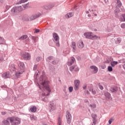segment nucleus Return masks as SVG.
Segmentation results:
<instances>
[{
  "label": "nucleus",
  "mask_w": 125,
  "mask_h": 125,
  "mask_svg": "<svg viewBox=\"0 0 125 125\" xmlns=\"http://www.w3.org/2000/svg\"><path fill=\"white\" fill-rule=\"evenodd\" d=\"M37 65H35L33 69L35 70H37Z\"/></svg>",
  "instance_id": "nucleus-47"
},
{
  "label": "nucleus",
  "mask_w": 125,
  "mask_h": 125,
  "mask_svg": "<svg viewBox=\"0 0 125 125\" xmlns=\"http://www.w3.org/2000/svg\"><path fill=\"white\" fill-rule=\"evenodd\" d=\"M104 1L105 2V3H107V2H108V0H104Z\"/></svg>",
  "instance_id": "nucleus-50"
},
{
  "label": "nucleus",
  "mask_w": 125,
  "mask_h": 125,
  "mask_svg": "<svg viewBox=\"0 0 125 125\" xmlns=\"http://www.w3.org/2000/svg\"><path fill=\"white\" fill-rule=\"evenodd\" d=\"M27 1H28V0H21L17 3V4H21V3H24V2H26Z\"/></svg>",
  "instance_id": "nucleus-26"
},
{
  "label": "nucleus",
  "mask_w": 125,
  "mask_h": 125,
  "mask_svg": "<svg viewBox=\"0 0 125 125\" xmlns=\"http://www.w3.org/2000/svg\"><path fill=\"white\" fill-rule=\"evenodd\" d=\"M36 60L39 62L41 60V58H37Z\"/></svg>",
  "instance_id": "nucleus-45"
},
{
  "label": "nucleus",
  "mask_w": 125,
  "mask_h": 125,
  "mask_svg": "<svg viewBox=\"0 0 125 125\" xmlns=\"http://www.w3.org/2000/svg\"><path fill=\"white\" fill-rule=\"evenodd\" d=\"M105 63H110V61L107 60V61L105 62Z\"/></svg>",
  "instance_id": "nucleus-51"
},
{
  "label": "nucleus",
  "mask_w": 125,
  "mask_h": 125,
  "mask_svg": "<svg viewBox=\"0 0 125 125\" xmlns=\"http://www.w3.org/2000/svg\"><path fill=\"white\" fill-rule=\"evenodd\" d=\"M4 42H5L4 41V39L1 38V37H0V44H3Z\"/></svg>",
  "instance_id": "nucleus-24"
},
{
  "label": "nucleus",
  "mask_w": 125,
  "mask_h": 125,
  "mask_svg": "<svg viewBox=\"0 0 125 125\" xmlns=\"http://www.w3.org/2000/svg\"><path fill=\"white\" fill-rule=\"evenodd\" d=\"M52 7H51L50 5L48 6V7H45V9H50Z\"/></svg>",
  "instance_id": "nucleus-43"
},
{
  "label": "nucleus",
  "mask_w": 125,
  "mask_h": 125,
  "mask_svg": "<svg viewBox=\"0 0 125 125\" xmlns=\"http://www.w3.org/2000/svg\"><path fill=\"white\" fill-rule=\"evenodd\" d=\"M117 64H118V62L113 61L110 62V65H111L112 67H115Z\"/></svg>",
  "instance_id": "nucleus-23"
},
{
  "label": "nucleus",
  "mask_w": 125,
  "mask_h": 125,
  "mask_svg": "<svg viewBox=\"0 0 125 125\" xmlns=\"http://www.w3.org/2000/svg\"><path fill=\"white\" fill-rule=\"evenodd\" d=\"M123 19H120V21L121 22H125V14L122 15Z\"/></svg>",
  "instance_id": "nucleus-27"
},
{
  "label": "nucleus",
  "mask_w": 125,
  "mask_h": 125,
  "mask_svg": "<svg viewBox=\"0 0 125 125\" xmlns=\"http://www.w3.org/2000/svg\"><path fill=\"white\" fill-rule=\"evenodd\" d=\"M10 122V120H8V118L6 120H3L2 122V125H10V123H9Z\"/></svg>",
  "instance_id": "nucleus-14"
},
{
  "label": "nucleus",
  "mask_w": 125,
  "mask_h": 125,
  "mask_svg": "<svg viewBox=\"0 0 125 125\" xmlns=\"http://www.w3.org/2000/svg\"><path fill=\"white\" fill-rule=\"evenodd\" d=\"M4 55H2V57L0 58V62H2L3 60H4Z\"/></svg>",
  "instance_id": "nucleus-35"
},
{
  "label": "nucleus",
  "mask_w": 125,
  "mask_h": 125,
  "mask_svg": "<svg viewBox=\"0 0 125 125\" xmlns=\"http://www.w3.org/2000/svg\"><path fill=\"white\" fill-rule=\"evenodd\" d=\"M39 88H40L41 89H42V88H41V86H39Z\"/></svg>",
  "instance_id": "nucleus-54"
},
{
  "label": "nucleus",
  "mask_w": 125,
  "mask_h": 125,
  "mask_svg": "<svg viewBox=\"0 0 125 125\" xmlns=\"http://www.w3.org/2000/svg\"><path fill=\"white\" fill-rule=\"evenodd\" d=\"M80 83L81 82L79 80H75L74 81V89L75 90H78L80 87Z\"/></svg>",
  "instance_id": "nucleus-8"
},
{
  "label": "nucleus",
  "mask_w": 125,
  "mask_h": 125,
  "mask_svg": "<svg viewBox=\"0 0 125 125\" xmlns=\"http://www.w3.org/2000/svg\"><path fill=\"white\" fill-rule=\"evenodd\" d=\"M108 72H112L113 71V68L111 66H109L108 67Z\"/></svg>",
  "instance_id": "nucleus-33"
},
{
  "label": "nucleus",
  "mask_w": 125,
  "mask_h": 125,
  "mask_svg": "<svg viewBox=\"0 0 125 125\" xmlns=\"http://www.w3.org/2000/svg\"><path fill=\"white\" fill-rule=\"evenodd\" d=\"M111 91L112 92H116V91H117V89H111Z\"/></svg>",
  "instance_id": "nucleus-44"
},
{
  "label": "nucleus",
  "mask_w": 125,
  "mask_h": 125,
  "mask_svg": "<svg viewBox=\"0 0 125 125\" xmlns=\"http://www.w3.org/2000/svg\"><path fill=\"white\" fill-rule=\"evenodd\" d=\"M84 36L86 39H89L90 40H100V37L97 35H93L92 32H86L84 33Z\"/></svg>",
  "instance_id": "nucleus-3"
},
{
  "label": "nucleus",
  "mask_w": 125,
  "mask_h": 125,
  "mask_svg": "<svg viewBox=\"0 0 125 125\" xmlns=\"http://www.w3.org/2000/svg\"><path fill=\"white\" fill-rule=\"evenodd\" d=\"M30 119L31 121H35V120H36L34 115H30Z\"/></svg>",
  "instance_id": "nucleus-36"
},
{
  "label": "nucleus",
  "mask_w": 125,
  "mask_h": 125,
  "mask_svg": "<svg viewBox=\"0 0 125 125\" xmlns=\"http://www.w3.org/2000/svg\"><path fill=\"white\" fill-rule=\"evenodd\" d=\"M89 91H91V89H90V90H89Z\"/></svg>",
  "instance_id": "nucleus-55"
},
{
  "label": "nucleus",
  "mask_w": 125,
  "mask_h": 125,
  "mask_svg": "<svg viewBox=\"0 0 125 125\" xmlns=\"http://www.w3.org/2000/svg\"><path fill=\"white\" fill-rule=\"evenodd\" d=\"M40 32V30L37 29L35 30V33H39Z\"/></svg>",
  "instance_id": "nucleus-46"
},
{
  "label": "nucleus",
  "mask_w": 125,
  "mask_h": 125,
  "mask_svg": "<svg viewBox=\"0 0 125 125\" xmlns=\"http://www.w3.org/2000/svg\"><path fill=\"white\" fill-rule=\"evenodd\" d=\"M74 16V14L72 13H68L65 15L66 18H70V17H72Z\"/></svg>",
  "instance_id": "nucleus-21"
},
{
  "label": "nucleus",
  "mask_w": 125,
  "mask_h": 125,
  "mask_svg": "<svg viewBox=\"0 0 125 125\" xmlns=\"http://www.w3.org/2000/svg\"><path fill=\"white\" fill-rule=\"evenodd\" d=\"M18 66H19V68H18V71L16 72L15 74L16 77L17 78H20V76H21L22 74L24 73V69L25 68V65L24 64V63L21 62H20L18 64Z\"/></svg>",
  "instance_id": "nucleus-2"
},
{
  "label": "nucleus",
  "mask_w": 125,
  "mask_h": 125,
  "mask_svg": "<svg viewBox=\"0 0 125 125\" xmlns=\"http://www.w3.org/2000/svg\"><path fill=\"white\" fill-rule=\"evenodd\" d=\"M11 70H12V71H15V70H16V69L15 68V66H13V67H12Z\"/></svg>",
  "instance_id": "nucleus-42"
},
{
  "label": "nucleus",
  "mask_w": 125,
  "mask_h": 125,
  "mask_svg": "<svg viewBox=\"0 0 125 125\" xmlns=\"http://www.w3.org/2000/svg\"><path fill=\"white\" fill-rule=\"evenodd\" d=\"M121 27L122 29H125V23H122V24L121 25Z\"/></svg>",
  "instance_id": "nucleus-38"
},
{
  "label": "nucleus",
  "mask_w": 125,
  "mask_h": 125,
  "mask_svg": "<svg viewBox=\"0 0 125 125\" xmlns=\"http://www.w3.org/2000/svg\"><path fill=\"white\" fill-rule=\"evenodd\" d=\"M121 42H122V39H121V38H117L116 41V42L117 43H120Z\"/></svg>",
  "instance_id": "nucleus-31"
},
{
  "label": "nucleus",
  "mask_w": 125,
  "mask_h": 125,
  "mask_svg": "<svg viewBox=\"0 0 125 125\" xmlns=\"http://www.w3.org/2000/svg\"><path fill=\"white\" fill-rule=\"evenodd\" d=\"M49 107L51 108L50 111H54L56 109V105L55 104H50Z\"/></svg>",
  "instance_id": "nucleus-15"
},
{
  "label": "nucleus",
  "mask_w": 125,
  "mask_h": 125,
  "mask_svg": "<svg viewBox=\"0 0 125 125\" xmlns=\"http://www.w3.org/2000/svg\"><path fill=\"white\" fill-rule=\"evenodd\" d=\"M69 90L70 92H72L73 91V87H69Z\"/></svg>",
  "instance_id": "nucleus-41"
},
{
  "label": "nucleus",
  "mask_w": 125,
  "mask_h": 125,
  "mask_svg": "<svg viewBox=\"0 0 125 125\" xmlns=\"http://www.w3.org/2000/svg\"><path fill=\"white\" fill-rule=\"evenodd\" d=\"M58 125H62V121H61V119L60 118H58Z\"/></svg>",
  "instance_id": "nucleus-30"
},
{
  "label": "nucleus",
  "mask_w": 125,
  "mask_h": 125,
  "mask_svg": "<svg viewBox=\"0 0 125 125\" xmlns=\"http://www.w3.org/2000/svg\"><path fill=\"white\" fill-rule=\"evenodd\" d=\"M83 89H86V85H85L83 87Z\"/></svg>",
  "instance_id": "nucleus-49"
},
{
  "label": "nucleus",
  "mask_w": 125,
  "mask_h": 125,
  "mask_svg": "<svg viewBox=\"0 0 125 125\" xmlns=\"http://www.w3.org/2000/svg\"><path fill=\"white\" fill-rule=\"evenodd\" d=\"M90 107L91 108H96V104H90Z\"/></svg>",
  "instance_id": "nucleus-37"
},
{
  "label": "nucleus",
  "mask_w": 125,
  "mask_h": 125,
  "mask_svg": "<svg viewBox=\"0 0 125 125\" xmlns=\"http://www.w3.org/2000/svg\"><path fill=\"white\" fill-rule=\"evenodd\" d=\"M22 57L24 60H30L31 59V55L29 53H25L22 54Z\"/></svg>",
  "instance_id": "nucleus-7"
},
{
  "label": "nucleus",
  "mask_w": 125,
  "mask_h": 125,
  "mask_svg": "<svg viewBox=\"0 0 125 125\" xmlns=\"http://www.w3.org/2000/svg\"><path fill=\"white\" fill-rule=\"evenodd\" d=\"M49 58H50V57H49Z\"/></svg>",
  "instance_id": "nucleus-56"
},
{
  "label": "nucleus",
  "mask_w": 125,
  "mask_h": 125,
  "mask_svg": "<svg viewBox=\"0 0 125 125\" xmlns=\"http://www.w3.org/2000/svg\"><path fill=\"white\" fill-rule=\"evenodd\" d=\"M117 6H118V7H121V6H122V2H121V1L120 0H117Z\"/></svg>",
  "instance_id": "nucleus-25"
},
{
  "label": "nucleus",
  "mask_w": 125,
  "mask_h": 125,
  "mask_svg": "<svg viewBox=\"0 0 125 125\" xmlns=\"http://www.w3.org/2000/svg\"><path fill=\"white\" fill-rule=\"evenodd\" d=\"M53 38L54 41L56 42V45L57 46H60V43H59V36L58 34L56 33H53Z\"/></svg>",
  "instance_id": "nucleus-5"
},
{
  "label": "nucleus",
  "mask_w": 125,
  "mask_h": 125,
  "mask_svg": "<svg viewBox=\"0 0 125 125\" xmlns=\"http://www.w3.org/2000/svg\"><path fill=\"white\" fill-rule=\"evenodd\" d=\"M30 111L32 113H36L37 112V107L35 106H32L30 108Z\"/></svg>",
  "instance_id": "nucleus-18"
},
{
  "label": "nucleus",
  "mask_w": 125,
  "mask_h": 125,
  "mask_svg": "<svg viewBox=\"0 0 125 125\" xmlns=\"http://www.w3.org/2000/svg\"><path fill=\"white\" fill-rule=\"evenodd\" d=\"M22 10H24V9H23V7L22 6H19V7H15L12 9L11 11L12 13H14L15 14L16 13H17L18 12H20V11H22Z\"/></svg>",
  "instance_id": "nucleus-6"
},
{
  "label": "nucleus",
  "mask_w": 125,
  "mask_h": 125,
  "mask_svg": "<svg viewBox=\"0 0 125 125\" xmlns=\"http://www.w3.org/2000/svg\"><path fill=\"white\" fill-rule=\"evenodd\" d=\"M91 116L93 120L96 119V118H97V116L94 113L92 114Z\"/></svg>",
  "instance_id": "nucleus-29"
},
{
  "label": "nucleus",
  "mask_w": 125,
  "mask_h": 125,
  "mask_svg": "<svg viewBox=\"0 0 125 125\" xmlns=\"http://www.w3.org/2000/svg\"><path fill=\"white\" fill-rule=\"evenodd\" d=\"M2 77L3 79H9V78L11 77V75L9 74V72H5L2 74Z\"/></svg>",
  "instance_id": "nucleus-10"
},
{
  "label": "nucleus",
  "mask_w": 125,
  "mask_h": 125,
  "mask_svg": "<svg viewBox=\"0 0 125 125\" xmlns=\"http://www.w3.org/2000/svg\"><path fill=\"white\" fill-rule=\"evenodd\" d=\"M90 68L92 70L93 74H96L98 72V68L95 65H92Z\"/></svg>",
  "instance_id": "nucleus-11"
},
{
  "label": "nucleus",
  "mask_w": 125,
  "mask_h": 125,
  "mask_svg": "<svg viewBox=\"0 0 125 125\" xmlns=\"http://www.w3.org/2000/svg\"><path fill=\"white\" fill-rule=\"evenodd\" d=\"M115 12H116V13L120 12V10L118 9V10H115Z\"/></svg>",
  "instance_id": "nucleus-48"
},
{
  "label": "nucleus",
  "mask_w": 125,
  "mask_h": 125,
  "mask_svg": "<svg viewBox=\"0 0 125 125\" xmlns=\"http://www.w3.org/2000/svg\"><path fill=\"white\" fill-rule=\"evenodd\" d=\"M74 61H75V58H71L70 61H69L67 62V65L68 66H71V65L73 64V63H74Z\"/></svg>",
  "instance_id": "nucleus-16"
},
{
  "label": "nucleus",
  "mask_w": 125,
  "mask_h": 125,
  "mask_svg": "<svg viewBox=\"0 0 125 125\" xmlns=\"http://www.w3.org/2000/svg\"><path fill=\"white\" fill-rule=\"evenodd\" d=\"M71 47L72 48H73V50H76V49H77V46L76 45V43L75 42H72Z\"/></svg>",
  "instance_id": "nucleus-20"
},
{
  "label": "nucleus",
  "mask_w": 125,
  "mask_h": 125,
  "mask_svg": "<svg viewBox=\"0 0 125 125\" xmlns=\"http://www.w3.org/2000/svg\"><path fill=\"white\" fill-rule=\"evenodd\" d=\"M92 94L95 95V94H96V91L93 90V89H92Z\"/></svg>",
  "instance_id": "nucleus-40"
},
{
  "label": "nucleus",
  "mask_w": 125,
  "mask_h": 125,
  "mask_svg": "<svg viewBox=\"0 0 125 125\" xmlns=\"http://www.w3.org/2000/svg\"><path fill=\"white\" fill-rule=\"evenodd\" d=\"M40 17V15H34L30 17V20H35V19H37V18Z\"/></svg>",
  "instance_id": "nucleus-17"
},
{
  "label": "nucleus",
  "mask_w": 125,
  "mask_h": 125,
  "mask_svg": "<svg viewBox=\"0 0 125 125\" xmlns=\"http://www.w3.org/2000/svg\"><path fill=\"white\" fill-rule=\"evenodd\" d=\"M27 38H28V36L26 35H24L21 37L19 38V40H21V41H23V40H26Z\"/></svg>",
  "instance_id": "nucleus-22"
},
{
  "label": "nucleus",
  "mask_w": 125,
  "mask_h": 125,
  "mask_svg": "<svg viewBox=\"0 0 125 125\" xmlns=\"http://www.w3.org/2000/svg\"><path fill=\"white\" fill-rule=\"evenodd\" d=\"M99 87L101 90H103L104 89V87L100 83H99Z\"/></svg>",
  "instance_id": "nucleus-32"
},
{
  "label": "nucleus",
  "mask_w": 125,
  "mask_h": 125,
  "mask_svg": "<svg viewBox=\"0 0 125 125\" xmlns=\"http://www.w3.org/2000/svg\"><path fill=\"white\" fill-rule=\"evenodd\" d=\"M113 123V119H111L108 121L109 125H111Z\"/></svg>",
  "instance_id": "nucleus-39"
},
{
  "label": "nucleus",
  "mask_w": 125,
  "mask_h": 125,
  "mask_svg": "<svg viewBox=\"0 0 125 125\" xmlns=\"http://www.w3.org/2000/svg\"><path fill=\"white\" fill-rule=\"evenodd\" d=\"M66 119L67 124H71V122H72V116L69 112H67Z\"/></svg>",
  "instance_id": "nucleus-9"
},
{
  "label": "nucleus",
  "mask_w": 125,
  "mask_h": 125,
  "mask_svg": "<svg viewBox=\"0 0 125 125\" xmlns=\"http://www.w3.org/2000/svg\"><path fill=\"white\" fill-rule=\"evenodd\" d=\"M86 13H87V14H88V13H89V12L88 11H86Z\"/></svg>",
  "instance_id": "nucleus-52"
},
{
  "label": "nucleus",
  "mask_w": 125,
  "mask_h": 125,
  "mask_svg": "<svg viewBox=\"0 0 125 125\" xmlns=\"http://www.w3.org/2000/svg\"><path fill=\"white\" fill-rule=\"evenodd\" d=\"M49 84V82L47 80L44 81L41 84L42 88L44 89L42 93V95H43V96H47L49 95V93L51 91L49 85H48Z\"/></svg>",
  "instance_id": "nucleus-1"
},
{
  "label": "nucleus",
  "mask_w": 125,
  "mask_h": 125,
  "mask_svg": "<svg viewBox=\"0 0 125 125\" xmlns=\"http://www.w3.org/2000/svg\"><path fill=\"white\" fill-rule=\"evenodd\" d=\"M77 46H78L79 48H83L84 44H83V42L79 41L77 43Z\"/></svg>",
  "instance_id": "nucleus-13"
},
{
  "label": "nucleus",
  "mask_w": 125,
  "mask_h": 125,
  "mask_svg": "<svg viewBox=\"0 0 125 125\" xmlns=\"http://www.w3.org/2000/svg\"><path fill=\"white\" fill-rule=\"evenodd\" d=\"M21 6L23 8V10H24V9H26V8L29 6V4H26L25 5H22Z\"/></svg>",
  "instance_id": "nucleus-28"
},
{
  "label": "nucleus",
  "mask_w": 125,
  "mask_h": 125,
  "mask_svg": "<svg viewBox=\"0 0 125 125\" xmlns=\"http://www.w3.org/2000/svg\"><path fill=\"white\" fill-rule=\"evenodd\" d=\"M88 17H91V15H88Z\"/></svg>",
  "instance_id": "nucleus-53"
},
{
  "label": "nucleus",
  "mask_w": 125,
  "mask_h": 125,
  "mask_svg": "<svg viewBox=\"0 0 125 125\" xmlns=\"http://www.w3.org/2000/svg\"><path fill=\"white\" fill-rule=\"evenodd\" d=\"M10 120V123L12 125H20L21 123V120L18 117H10L8 118Z\"/></svg>",
  "instance_id": "nucleus-4"
},
{
  "label": "nucleus",
  "mask_w": 125,
  "mask_h": 125,
  "mask_svg": "<svg viewBox=\"0 0 125 125\" xmlns=\"http://www.w3.org/2000/svg\"><path fill=\"white\" fill-rule=\"evenodd\" d=\"M69 70L71 72H73V71L78 72V71H79V67H78V66L77 65L72 66L70 67Z\"/></svg>",
  "instance_id": "nucleus-12"
},
{
  "label": "nucleus",
  "mask_w": 125,
  "mask_h": 125,
  "mask_svg": "<svg viewBox=\"0 0 125 125\" xmlns=\"http://www.w3.org/2000/svg\"><path fill=\"white\" fill-rule=\"evenodd\" d=\"M97 119H93V124L92 125H96V123H97Z\"/></svg>",
  "instance_id": "nucleus-34"
},
{
  "label": "nucleus",
  "mask_w": 125,
  "mask_h": 125,
  "mask_svg": "<svg viewBox=\"0 0 125 125\" xmlns=\"http://www.w3.org/2000/svg\"><path fill=\"white\" fill-rule=\"evenodd\" d=\"M104 95L107 99H112L111 98V94L109 92H105L104 94Z\"/></svg>",
  "instance_id": "nucleus-19"
}]
</instances>
